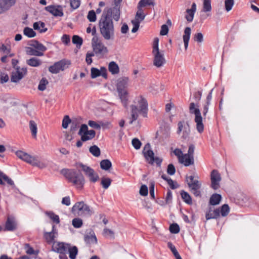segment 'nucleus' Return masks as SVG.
<instances>
[{
  "instance_id": "nucleus-1",
  "label": "nucleus",
  "mask_w": 259,
  "mask_h": 259,
  "mask_svg": "<svg viewBox=\"0 0 259 259\" xmlns=\"http://www.w3.org/2000/svg\"><path fill=\"white\" fill-rule=\"evenodd\" d=\"M111 11L103 12L99 21L100 32L106 40H113L115 37L114 24L111 17Z\"/></svg>"
},
{
  "instance_id": "nucleus-2",
  "label": "nucleus",
  "mask_w": 259,
  "mask_h": 259,
  "mask_svg": "<svg viewBox=\"0 0 259 259\" xmlns=\"http://www.w3.org/2000/svg\"><path fill=\"white\" fill-rule=\"evenodd\" d=\"M137 105H132L131 106V120L129 122L131 124L138 119V113L141 114L144 117L147 116L148 110V103L147 101L142 97H140L137 99Z\"/></svg>"
},
{
  "instance_id": "nucleus-3",
  "label": "nucleus",
  "mask_w": 259,
  "mask_h": 259,
  "mask_svg": "<svg viewBox=\"0 0 259 259\" xmlns=\"http://www.w3.org/2000/svg\"><path fill=\"white\" fill-rule=\"evenodd\" d=\"M16 155L21 160L40 169L45 168L48 166L47 161L45 160H41L37 156H32L22 151H17Z\"/></svg>"
},
{
  "instance_id": "nucleus-4",
  "label": "nucleus",
  "mask_w": 259,
  "mask_h": 259,
  "mask_svg": "<svg viewBox=\"0 0 259 259\" xmlns=\"http://www.w3.org/2000/svg\"><path fill=\"white\" fill-rule=\"evenodd\" d=\"M128 85V78L121 77L116 80V87L118 96L123 106L126 107L128 105V94L126 89Z\"/></svg>"
},
{
  "instance_id": "nucleus-5",
  "label": "nucleus",
  "mask_w": 259,
  "mask_h": 259,
  "mask_svg": "<svg viewBox=\"0 0 259 259\" xmlns=\"http://www.w3.org/2000/svg\"><path fill=\"white\" fill-rule=\"evenodd\" d=\"M61 173L78 189L82 188L85 180L83 175L73 169H63Z\"/></svg>"
},
{
  "instance_id": "nucleus-6",
  "label": "nucleus",
  "mask_w": 259,
  "mask_h": 259,
  "mask_svg": "<svg viewBox=\"0 0 259 259\" xmlns=\"http://www.w3.org/2000/svg\"><path fill=\"white\" fill-rule=\"evenodd\" d=\"M71 211L75 215L87 217L94 213L93 209L83 201L76 202L72 207Z\"/></svg>"
},
{
  "instance_id": "nucleus-7",
  "label": "nucleus",
  "mask_w": 259,
  "mask_h": 259,
  "mask_svg": "<svg viewBox=\"0 0 259 259\" xmlns=\"http://www.w3.org/2000/svg\"><path fill=\"white\" fill-rule=\"evenodd\" d=\"M189 111L191 114L195 115L194 121L196 123V128L199 133H202L204 131L203 118L198 106L194 103H191L189 106Z\"/></svg>"
},
{
  "instance_id": "nucleus-8",
  "label": "nucleus",
  "mask_w": 259,
  "mask_h": 259,
  "mask_svg": "<svg viewBox=\"0 0 259 259\" xmlns=\"http://www.w3.org/2000/svg\"><path fill=\"white\" fill-rule=\"evenodd\" d=\"M92 45L95 55L102 57L108 52L107 47L103 44L98 36H94L92 40Z\"/></svg>"
},
{
  "instance_id": "nucleus-9",
  "label": "nucleus",
  "mask_w": 259,
  "mask_h": 259,
  "mask_svg": "<svg viewBox=\"0 0 259 259\" xmlns=\"http://www.w3.org/2000/svg\"><path fill=\"white\" fill-rule=\"evenodd\" d=\"M78 165L91 182L94 183L99 181V175L93 168L82 163H79Z\"/></svg>"
},
{
  "instance_id": "nucleus-10",
  "label": "nucleus",
  "mask_w": 259,
  "mask_h": 259,
  "mask_svg": "<svg viewBox=\"0 0 259 259\" xmlns=\"http://www.w3.org/2000/svg\"><path fill=\"white\" fill-rule=\"evenodd\" d=\"M178 126L177 134L180 135L182 133V138L184 139L188 138L190 133L189 124L184 121H181L178 122Z\"/></svg>"
},
{
  "instance_id": "nucleus-11",
  "label": "nucleus",
  "mask_w": 259,
  "mask_h": 259,
  "mask_svg": "<svg viewBox=\"0 0 259 259\" xmlns=\"http://www.w3.org/2000/svg\"><path fill=\"white\" fill-rule=\"evenodd\" d=\"M152 54L154 56L153 64L157 67L163 66L165 62L163 51L152 52Z\"/></svg>"
},
{
  "instance_id": "nucleus-12",
  "label": "nucleus",
  "mask_w": 259,
  "mask_h": 259,
  "mask_svg": "<svg viewBox=\"0 0 259 259\" xmlns=\"http://www.w3.org/2000/svg\"><path fill=\"white\" fill-rule=\"evenodd\" d=\"M211 186L214 190H217L220 187V182L221 180L220 174L217 170H213L211 172Z\"/></svg>"
},
{
  "instance_id": "nucleus-13",
  "label": "nucleus",
  "mask_w": 259,
  "mask_h": 259,
  "mask_svg": "<svg viewBox=\"0 0 259 259\" xmlns=\"http://www.w3.org/2000/svg\"><path fill=\"white\" fill-rule=\"evenodd\" d=\"M27 69L26 68H17L16 71L13 72L11 80L13 82H18L26 74Z\"/></svg>"
},
{
  "instance_id": "nucleus-14",
  "label": "nucleus",
  "mask_w": 259,
  "mask_h": 259,
  "mask_svg": "<svg viewBox=\"0 0 259 259\" xmlns=\"http://www.w3.org/2000/svg\"><path fill=\"white\" fill-rule=\"evenodd\" d=\"M45 10L55 17H62L64 15L62 7L60 5L49 6L45 7Z\"/></svg>"
},
{
  "instance_id": "nucleus-15",
  "label": "nucleus",
  "mask_w": 259,
  "mask_h": 259,
  "mask_svg": "<svg viewBox=\"0 0 259 259\" xmlns=\"http://www.w3.org/2000/svg\"><path fill=\"white\" fill-rule=\"evenodd\" d=\"M68 249V244L63 242H56L52 244V249L53 251L59 253L60 254L65 253Z\"/></svg>"
},
{
  "instance_id": "nucleus-16",
  "label": "nucleus",
  "mask_w": 259,
  "mask_h": 259,
  "mask_svg": "<svg viewBox=\"0 0 259 259\" xmlns=\"http://www.w3.org/2000/svg\"><path fill=\"white\" fill-rule=\"evenodd\" d=\"M16 0H1L0 1V14L9 10L16 4Z\"/></svg>"
},
{
  "instance_id": "nucleus-17",
  "label": "nucleus",
  "mask_w": 259,
  "mask_h": 259,
  "mask_svg": "<svg viewBox=\"0 0 259 259\" xmlns=\"http://www.w3.org/2000/svg\"><path fill=\"white\" fill-rule=\"evenodd\" d=\"M58 236V232L57 229L55 228V225L52 226V230L50 232H45L44 234V237L49 244H53L55 241V238Z\"/></svg>"
},
{
  "instance_id": "nucleus-18",
  "label": "nucleus",
  "mask_w": 259,
  "mask_h": 259,
  "mask_svg": "<svg viewBox=\"0 0 259 259\" xmlns=\"http://www.w3.org/2000/svg\"><path fill=\"white\" fill-rule=\"evenodd\" d=\"M150 145L146 144L143 150V154L149 163L152 164L154 163V154L151 149H150Z\"/></svg>"
},
{
  "instance_id": "nucleus-19",
  "label": "nucleus",
  "mask_w": 259,
  "mask_h": 259,
  "mask_svg": "<svg viewBox=\"0 0 259 259\" xmlns=\"http://www.w3.org/2000/svg\"><path fill=\"white\" fill-rule=\"evenodd\" d=\"M188 185L191 193L196 197L200 196L201 192L200 189L201 187V182H196L195 183H188Z\"/></svg>"
},
{
  "instance_id": "nucleus-20",
  "label": "nucleus",
  "mask_w": 259,
  "mask_h": 259,
  "mask_svg": "<svg viewBox=\"0 0 259 259\" xmlns=\"http://www.w3.org/2000/svg\"><path fill=\"white\" fill-rule=\"evenodd\" d=\"M84 239L86 243L90 245L96 244L97 243V239L95 234L94 232L92 230H90L84 235Z\"/></svg>"
},
{
  "instance_id": "nucleus-21",
  "label": "nucleus",
  "mask_w": 259,
  "mask_h": 259,
  "mask_svg": "<svg viewBox=\"0 0 259 259\" xmlns=\"http://www.w3.org/2000/svg\"><path fill=\"white\" fill-rule=\"evenodd\" d=\"M65 64L63 61L57 62L49 68V71L54 74L58 73L60 70H63Z\"/></svg>"
},
{
  "instance_id": "nucleus-22",
  "label": "nucleus",
  "mask_w": 259,
  "mask_h": 259,
  "mask_svg": "<svg viewBox=\"0 0 259 259\" xmlns=\"http://www.w3.org/2000/svg\"><path fill=\"white\" fill-rule=\"evenodd\" d=\"M91 77L92 78H96L98 76H102L105 78L106 77V69L104 67H101L100 70L96 68L93 67L91 68Z\"/></svg>"
},
{
  "instance_id": "nucleus-23",
  "label": "nucleus",
  "mask_w": 259,
  "mask_h": 259,
  "mask_svg": "<svg viewBox=\"0 0 259 259\" xmlns=\"http://www.w3.org/2000/svg\"><path fill=\"white\" fill-rule=\"evenodd\" d=\"M110 10L111 11V15H112L113 18L114 20L117 21L119 19L120 17V6H115V7L112 9L106 8L104 10L103 12H105V13H108V11Z\"/></svg>"
},
{
  "instance_id": "nucleus-24",
  "label": "nucleus",
  "mask_w": 259,
  "mask_h": 259,
  "mask_svg": "<svg viewBox=\"0 0 259 259\" xmlns=\"http://www.w3.org/2000/svg\"><path fill=\"white\" fill-rule=\"evenodd\" d=\"M211 3V0H202V8L201 12L206 13L207 16L210 15V12L212 10Z\"/></svg>"
},
{
  "instance_id": "nucleus-25",
  "label": "nucleus",
  "mask_w": 259,
  "mask_h": 259,
  "mask_svg": "<svg viewBox=\"0 0 259 259\" xmlns=\"http://www.w3.org/2000/svg\"><path fill=\"white\" fill-rule=\"evenodd\" d=\"M196 10V5L195 3H193L190 9L187 10V15L185 16V18L188 22H191L193 21Z\"/></svg>"
},
{
  "instance_id": "nucleus-26",
  "label": "nucleus",
  "mask_w": 259,
  "mask_h": 259,
  "mask_svg": "<svg viewBox=\"0 0 259 259\" xmlns=\"http://www.w3.org/2000/svg\"><path fill=\"white\" fill-rule=\"evenodd\" d=\"M179 162L183 164L186 166L192 165L194 164V157L185 154L181 157Z\"/></svg>"
},
{
  "instance_id": "nucleus-27",
  "label": "nucleus",
  "mask_w": 259,
  "mask_h": 259,
  "mask_svg": "<svg viewBox=\"0 0 259 259\" xmlns=\"http://www.w3.org/2000/svg\"><path fill=\"white\" fill-rule=\"evenodd\" d=\"M191 28L188 27H186L184 30V34L183 35V38L185 50H187L188 47L189 41L191 35Z\"/></svg>"
},
{
  "instance_id": "nucleus-28",
  "label": "nucleus",
  "mask_w": 259,
  "mask_h": 259,
  "mask_svg": "<svg viewBox=\"0 0 259 259\" xmlns=\"http://www.w3.org/2000/svg\"><path fill=\"white\" fill-rule=\"evenodd\" d=\"M29 46L33 47L37 51L41 52V53H44L47 50V48L37 40L31 41Z\"/></svg>"
},
{
  "instance_id": "nucleus-29",
  "label": "nucleus",
  "mask_w": 259,
  "mask_h": 259,
  "mask_svg": "<svg viewBox=\"0 0 259 259\" xmlns=\"http://www.w3.org/2000/svg\"><path fill=\"white\" fill-rule=\"evenodd\" d=\"M4 181L6 182L9 185L14 186V183L13 180L0 171V185H4L5 183Z\"/></svg>"
},
{
  "instance_id": "nucleus-30",
  "label": "nucleus",
  "mask_w": 259,
  "mask_h": 259,
  "mask_svg": "<svg viewBox=\"0 0 259 259\" xmlns=\"http://www.w3.org/2000/svg\"><path fill=\"white\" fill-rule=\"evenodd\" d=\"M16 224L13 219L8 217L5 225V229L7 231H13L16 229Z\"/></svg>"
},
{
  "instance_id": "nucleus-31",
  "label": "nucleus",
  "mask_w": 259,
  "mask_h": 259,
  "mask_svg": "<svg viewBox=\"0 0 259 259\" xmlns=\"http://www.w3.org/2000/svg\"><path fill=\"white\" fill-rule=\"evenodd\" d=\"M33 27L34 29L37 30L40 33L45 32L47 31V28L45 27V23L38 21L33 23Z\"/></svg>"
},
{
  "instance_id": "nucleus-32",
  "label": "nucleus",
  "mask_w": 259,
  "mask_h": 259,
  "mask_svg": "<svg viewBox=\"0 0 259 259\" xmlns=\"http://www.w3.org/2000/svg\"><path fill=\"white\" fill-rule=\"evenodd\" d=\"M29 127L32 137L33 138L36 139L37 133V126L36 123L33 120H30L29 123Z\"/></svg>"
},
{
  "instance_id": "nucleus-33",
  "label": "nucleus",
  "mask_w": 259,
  "mask_h": 259,
  "mask_svg": "<svg viewBox=\"0 0 259 259\" xmlns=\"http://www.w3.org/2000/svg\"><path fill=\"white\" fill-rule=\"evenodd\" d=\"M220 211L218 209H216L214 210H209L208 212L206 213V219L207 220L211 219H217L220 216Z\"/></svg>"
},
{
  "instance_id": "nucleus-34",
  "label": "nucleus",
  "mask_w": 259,
  "mask_h": 259,
  "mask_svg": "<svg viewBox=\"0 0 259 259\" xmlns=\"http://www.w3.org/2000/svg\"><path fill=\"white\" fill-rule=\"evenodd\" d=\"M26 52L27 55L35 56H42L44 55V53H41V52L37 51L32 47H27L26 49Z\"/></svg>"
},
{
  "instance_id": "nucleus-35",
  "label": "nucleus",
  "mask_w": 259,
  "mask_h": 259,
  "mask_svg": "<svg viewBox=\"0 0 259 259\" xmlns=\"http://www.w3.org/2000/svg\"><path fill=\"white\" fill-rule=\"evenodd\" d=\"M96 135L95 131L92 130L88 132L87 133H85L81 136L82 141H87L93 139Z\"/></svg>"
},
{
  "instance_id": "nucleus-36",
  "label": "nucleus",
  "mask_w": 259,
  "mask_h": 259,
  "mask_svg": "<svg viewBox=\"0 0 259 259\" xmlns=\"http://www.w3.org/2000/svg\"><path fill=\"white\" fill-rule=\"evenodd\" d=\"M27 64L32 67H38L41 64V61L40 59L32 57L26 61Z\"/></svg>"
},
{
  "instance_id": "nucleus-37",
  "label": "nucleus",
  "mask_w": 259,
  "mask_h": 259,
  "mask_svg": "<svg viewBox=\"0 0 259 259\" xmlns=\"http://www.w3.org/2000/svg\"><path fill=\"white\" fill-rule=\"evenodd\" d=\"M69 253V256L70 259H75L76 256L78 253V249L76 246H70L68 244V249L67 250Z\"/></svg>"
},
{
  "instance_id": "nucleus-38",
  "label": "nucleus",
  "mask_w": 259,
  "mask_h": 259,
  "mask_svg": "<svg viewBox=\"0 0 259 259\" xmlns=\"http://www.w3.org/2000/svg\"><path fill=\"white\" fill-rule=\"evenodd\" d=\"M221 198V196L220 194H214L210 198L209 203L212 205H217L220 203Z\"/></svg>"
},
{
  "instance_id": "nucleus-39",
  "label": "nucleus",
  "mask_w": 259,
  "mask_h": 259,
  "mask_svg": "<svg viewBox=\"0 0 259 259\" xmlns=\"http://www.w3.org/2000/svg\"><path fill=\"white\" fill-rule=\"evenodd\" d=\"M181 195L183 200L187 204H190L192 203V199L189 194L185 191H182Z\"/></svg>"
},
{
  "instance_id": "nucleus-40",
  "label": "nucleus",
  "mask_w": 259,
  "mask_h": 259,
  "mask_svg": "<svg viewBox=\"0 0 259 259\" xmlns=\"http://www.w3.org/2000/svg\"><path fill=\"white\" fill-rule=\"evenodd\" d=\"M112 166L111 161L108 159H104L100 162L101 168L104 170H108Z\"/></svg>"
},
{
  "instance_id": "nucleus-41",
  "label": "nucleus",
  "mask_w": 259,
  "mask_h": 259,
  "mask_svg": "<svg viewBox=\"0 0 259 259\" xmlns=\"http://www.w3.org/2000/svg\"><path fill=\"white\" fill-rule=\"evenodd\" d=\"M108 68L109 71L112 74H117L119 72V67L114 62H111L109 63Z\"/></svg>"
},
{
  "instance_id": "nucleus-42",
  "label": "nucleus",
  "mask_w": 259,
  "mask_h": 259,
  "mask_svg": "<svg viewBox=\"0 0 259 259\" xmlns=\"http://www.w3.org/2000/svg\"><path fill=\"white\" fill-rule=\"evenodd\" d=\"M111 182L110 178L103 177L101 179V184L104 189H107L110 186Z\"/></svg>"
},
{
  "instance_id": "nucleus-43",
  "label": "nucleus",
  "mask_w": 259,
  "mask_h": 259,
  "mask_svg": "<svg viewBox=\"0 0 259 259\" xmlns=\"http://www.w3.org/2000/svg\"><path fill=\"white\" fill-rule=\"evenodd\" d=\"M150 5H155V3L154 2L153 0H140L138 3V8L144 7Z\"/></svg>"
},
{
  "instance_id": "nucleus-44",
  "label": "nucleus",
  "mask_w": 259,
  "mask_h": 259,
  "mask_svg": "<svg viewBox=\"0 0 259 259\" xmlns=\"http://www.w3.org/2000/svg\"><path fill=\"white\" fill-rule=\"evenodd\" d=\"M24 34L29 37H33L36 35L35 32L29 27H25L23 30Z\"/></svg>"
},
{
  "instance_id": "nucleus-45",
  "label": "nucleus",
  "mask_w": 259,
  "mask_h": 259,
  "mask_svg": "<svg viewBox=\"0 0 259 259\" xmlns=\"http://www.w3.org/2000/svg\"><path fill=\"white\" fill-rule=\"evenodd\" d=\"M167 246H168V248L172 251V253L174 254V255L175 256V257L176 258V259H179V258H182L181 257V256L180 255L179 252L177 250L175 246L174 245H173L171 242H168Z\"/></svg>"
},
{
  "instance_id": "nucleus-46",
  "label": "nucleus",
  "mask_w": 259,
  "mask_h": 259,
  "mask_svg": "<svg viewBox=\"0 0 259 259\" xmlns=\"http://www.w3.org/2000/svg\"><path fill=\"white\" fill-rule=\"evenodd\" d=\"M82 39L78 35H74L72 37V42L76 45V47L80 48L82 44Z\"/></svg>"
},
{
  "instance_id": "nucleus-47",
  "label": "nucleus",
  "mask_w": 259,
  "mask_h": 259,
  "mask_svg": "<svg viewBox=\"0 0 259 259\" xmlns=\"http://www.w3.org/2000/svg\"><path fill=\"white\" fill-rule=\"evenodd\" d=\"M89 151L95 157H98L100 155V150L99 148L96 145L91 146L90 148Z\"/></svg>"
},
{
  "instance_id": "nucleus-48",
  "label": "nucleus",
  "mask_w": 259,
  "mask_h": 259,
  "mask_svg": "<svg viewBox=\"0 0 259 259\" xmlns=\"http://www.w3.org/2000/svg\"><path fill=\"white\" fill-rule=\"evenodd\" d=\"M46 214L56 224L60 223L59 217L58 215L52 211L47 212Z\"/></svg>"
},
{
  "instance_id": "nucleus-49",
  "label": "nucleus",
  "mask_w": 259,
  "mask_h": 259,
  "mask_svg": "<svg viewBox=\"0 0 259 259\" xmlns=\"http://www.w3.org/2000/svg\"><path fill=\"white\" fill-rule=\"evenodd\" d=\"M49 83L48 80L45 78H42L39 81L38 89L39 91H43L46 89V85Z\"/></svg>"
},
{
  "instance_id": "nucleus-50",
  "label": "nucleus",
  "mask_w": 259,
  "mask_h": 259,
  "mask_svg": "<svg viewBox=\"0 0 259 259\" xmlns=\"http://www.w3.org/2000/svg\"><path fill=\"white\" fill-rule=\"evenodd\" d=\"M72 224L74 228H79L82 225V221L80 218H75L72 220Z\"/></svg>"
},
{
  "instance_id": "nucleus-51",
  "label": "nucleus",
  "mask_w": 259,
  "mask_h": 259,
  "mask_svg": "<svg viewBox=\"0 0 259 259\" xmlns=\"http://www.w3.org/2000/svg\"><path fill=\"white\" fill-rule=\"evenodd\" d=\"M103 234L105 237L107 238H114V233L113 231L107 228H105L103 230Z\"/></svg>"
},
{
  "instance_id": "nucleus-52",
  "label": "nucleus",
  "mask_w": 259,
  "mask_h": 259,
  "mask_svg": "<svg viewBox=\"0 0 259 259\" xmlns=\"http://www.w3.org/2000/svg\"><path fill=\"white\" fill-rule=\"evenodd\" d=\"M145 15L144 14L143 10L139 8L137 12L135 20L140 21V22L143 21L145 19Z\"/></svg>"
},
{
  "instance_id": "nucleus-53",
  "label": "nucleus",
  "mask_w": 259,
  "mask_h": 259,
  "mask_svg": "<svg viewBox=\"0 0 259 259\" xmlns=\"http://www.w3.org/2000/svg\"><path fill=\"white\" fill-rule=\"evenodd\" d=\"M234 0H225V9L227 12L230 11L232 8V7L234 5Z\"/></svg>"
},
{
  "instance_id": "nucleus-54",
  "label": "nucleus",
  "mask_w": 259,
  "mask_h": 259,
  "mask_svg": "<svg viewBox=\"0 0 259 259\" xmlns=\"http://www.w3.org/2000/svg\"><path fill=\"white\" fill-rule=\"evenodd\" d=\"M229 210H230V208H229L228 205L224 204L221 207V215L223 217L226 216L229 213Z\"/></svg>"
},
{
  "instance_id": "nucleus-55",
  "label": "nucleus",
  "mask_w": 259,
  "mask_h": 259,
  "mask_svg": "<svg viewBox=\"0 0 259 259\" xmlns=\"http://www.w3.org/2000/svg\"><path fill=\"white\" fill-rule=\"evenodd\" d=\"M87 18L90 22H95L96 20V15L94 10H91L89 12L87 16Z\"/></svg>"
},
{
  "instance_id": "nucleus-56",
  "label": "nucleus",
  "mask_w": 259,
  "mask_h": 259,
  "mask_svg": "<svg viewBox=\"0 0 259 259\" xmlns=\"http://www.w3.org/2000/svg\"><path fill=\"white\" fill-rule=\"evenodd\" d=\"M169 231L171 233L177 234L180 231V228L178 224H173L169 227Z\"/></svg>"
},
{
  "instance_id": "nucleus-57",
  "label": "nucleus",
  "mask_w": 259,
  "mask_h": 259,
  "mask_svg": "<svg viewBox=\"0 0 259 259\" xmlns=\"http://www.w3.org/2000/svg\"><path fill=\"white\" fill-rule=\"evenodd\" d=\"M71 122V120L68 115H65L62 121V126L64 128H67L69 124Z\"/></svg>"
},
{
  "instance_id": "nucleus-58",
  "label": "nucleus",
  "mask_w": 259,
  "mask_h": 259,
  "mask_svg": "<svg viewBox=\"0 0 259 259\" xmlns=\"http://www.w3.org/2000/svg\"><path fill=\"white\" fill-rule=\"evenodd\" d=\"M0 51L3 52L5 54H9L11 51L10 46H7L4 44L0 46Z\"/></svg>"
},
{
  "instance_id": "nucleus-59",
  "label": "nucleus",
  "mask_w": 259,
  "mask_h": 259,
  "mask_svg": "<svg viewBox=\"0 0 259 259\" xmlns=\"http://www.w3.org/2000/svg\"><path fill=\"white\" fill-rule=\"evenodd\" d=\"M89 131L88 130V127L87 125L83 124L81 125L80 130L78 132V135L80 136H82L83 134L87 133Z\"/></svg>"
},
{
  "instance_id": "nucleus-60",
  "label": "nucleus",
  "mask_w": 259,
  "mask_h": 259,
  "mask_svg": "<svg viewBox=\"0 0 259 259\" xmlns=\"http://www.w3.org/2000/svg\"><path fill=\"white\" fill-rule=\"evenodd\" d=\"M132 23L133 25V28L132 29V32L133 33H135V32H136L138 31V29L139 28V26H140V21L132 20Z\"/></svg>"
},
{
  "instance_id": "nucleus-61",
  "label": "nucleus",
  "mask_w": 259,
  "mask_h": 259,
  "mask_svg": "<svg viewBox=\"0 0 259 259\" xmlns=\"http://www.w3.org/2000/svg\"><path fill=\"white\" fill-rule=\"evenodd\" d=\"M132 143L133 147L136 149H139L140 148L141 146V142L138 139L134 138V139H133Z\"/></svg>"
},
{
  "instance_id": "nucleus-62",
  "label": "nucleus",
  "mask_w": 259,
  "mask_h": 259,
  "mask_svg": "<svg viewBox=\"0 0 259 259\" xmlns=\"http://www.w3.org/2000/svg\"><path fill=\"white\" fill-rule=\"evenodd\" d=\"M139 193L141 196H147L148 193L147 187L145 185H142L140 188Z\"/></svg>"
},
{
  "instance_id": "nucleus-63",
  "label": "nucleus",
  "mask_w": 259,
  "mask_h": 259,
  "mask_svg": "<svg viewBox=\"0 0 259 259\" xmlns=\"http://www.w3.org/2000/svg\"><path fill=\"white\" fill-rule=\"evenodd\" d=\"M94 55H95V54L93 52H88L87 53L85 61L88 65H90L92 63L93 61H92V57L93 56H94Z\"/></svg>"
},
{
  "instance_id": "nucleus-64",
  "label": "nucleus",
  "mask_w": 259,
  "mask_h": 259,
  "mask_svg": "<svg viewBox=\"0 0 259 259\" xmlns=\"http://www.w3.org/2000/svg\"><path fill=\"white\" fill-rule=\"evenodd\" d=\"M194 39L198 42H202L203 40V35L202 33H197L194 35Z\"/></svg>"
}]
</instances>
